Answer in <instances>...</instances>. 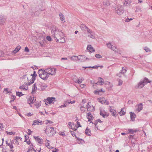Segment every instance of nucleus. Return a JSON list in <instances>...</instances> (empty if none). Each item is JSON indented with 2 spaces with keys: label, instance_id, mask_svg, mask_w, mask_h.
Returning a JSON list of instances; mask_svg holds the SVG:
<instances>
[{
  "label": "nucleus",
  "instance_id": "nucleus-29",
  "mask_svg": "<svg viewBox=\"0 0 152 152\" xmlns=\"http://www.w3.org/2000/svg\"><path fill=\"white\" fill-rule=\"evenodd\" d=\"M125 110L124 108H121V111L119 113L121 116L124 115L125 114L126 112L124 111Z\"/></svg>",
  "mask_w": 152,
  "mask_h": 152
},
{
  "label": "nucleus",
  "instance_id": "nucleus-40",
  "mask_svg": "<svg viewBox=\"0 0 152 152\" xmlns=\"http://www.w3.org/2000/svg\"><path fill=\"white\" fill-rule=\"evenodd\" d=\"M85 108H84V106H81L80 107V110L82 113H84L85 111Z\"/></svg>",
  "mask_w": 152,
  "mask_h": 152
},
{
  "label": "nucleus",
  "instance_id": "nucleus-17",
  "mask_svg": "<svg viewBox=\"0 0 152 152\" xmlns=\"http://www.w3.org/2000/svg\"><path fill=\"white\" fill-rule=\"evenodd\" d=\"M37 75L36 73V72L35 71L34 72V73L33 74L31 75V76H32L31 78V79H32V81L31 83H33L34 82L35 79V77H36Z\"/></svg>",
  "mask_w": 152,
  "mask_h": 152
},
{
  "label": "nucleus",
  "instance_id": "nucleus-43",
  "mask_svg": "<svg viewBox=\"0 0 152 152\" xmlns=\"http://www.w3.org/2000/svg\"><path fill=\"white\" fill-rule=\"evenodd\" d=\"M90 123H92L93 124H94L95 125L96 128H97V129H98V127H97L96 126L97 124L98 123V122H97V120H96V121H95V122H94V123L92 121H91L90 122Z\"/></svg>",
  "mask_w": 152,
  "mask_h": 152
},
{
  "label": "nucleus",
  "instance_id": "nucleus-53",
  "mask_svg": "<svg viewBox=\"0 0 152 152\" xmlns=\"http://www.w3.org/2000/svg\"><path fill=\"white\" fill-rule=\"evenodd\" d=\"M46 39L49 41H50L51 40V37L50 36H47L46 37Z\"/></svg>",
  "mask_w": 152,
  "mask_h": 152
},
{
  "label": "nucleus",
  "instance_id": "nucleus-28",
  "mask_svg": "<svg viewBox=\"0 0 152 152\" xmlns=\"http://www.w3.org/2000/svg\"><path fill=\"white\" fill-rule=\"evenodd\" d=\"M115 13L118 15H121L123 14L124 12V10H116Z\"/></svg>",
  "mask_w": 152,
  "mask_h": 152
},
{
  "label": "nucleus",
  "instance_id": "nucleus-41",
  "mask_svg": "<svg viewBox=\"0 0 152 152\" xmlns=\"http://www.w3.org/2000/svg\"><path fill=\"white\" fill-rule=\"evenodd\" d=\"M70 132L72 136L73 137H76V135L75 133L73 131H70Z\"/></svg>",
  "mask_w": 152,
  "mask_h": 152
},
{
  "label": "nucleus",
  "instance_id": "nucleus-52",
  "mask_svg": "<svg viewBox=\"0 0 152 152\" xmlns=\"http://www.w3.org/2000/svg\"><path fill=\"white\" fill-rule=\"evenodd\" d=\"M77 80L79 82L78 83L80 84L82 83L83 80H82V78H80V77H79L78 79H77Z\"/></svg>",
  "mask_w": 152,
  "mask_h": 152
},
{
  "label": "nucleus",
  "instance_id": "nucleus-48",
  "mask_svg": "<svg viewBox=\"0 0 152 152\" xmlns=\"http://www.w3.org/2000/svg\"><path fill=\"white\" fill-rule=\"evenodd\" d=\"M35 106L36 107L38 108L41 106V104L40 103H37L36 102L35 104Z\"/></svg>",
  "mask_w": 152,
  "mask_h": 152
},
{
  "label": "nucleus",
  "instance_id": "nucleus-7",
  "mask_svg": "<svg viewBox=\"0 0 152 152\" xmlns=\"http://www.w3.org/2000/svg\"><path fill=\"white\" fill-rule=\"evenodd\" d=\"M107 45L109 48L111 49L116 52H118V49L117 47L115 46H113L112 45L110 42H109L108 43H107Z\"/></svg>",
  "mask_w": 152,
  "mask_h": 152
},
{
  "label": "nucleus",
  "instance_id": "nucleus-1",
  "mask_svg": "<svg viewBox=\"0 0 152 152\" xmlns=\"http://www.w3.org/2000/svg\"><path fill=\"white\" fill-rule=\"evenodd\" d=\"M51 34L54 37V39L59 38L60 36H62L63 32L61 30H59L58 28L55 26H53L52 27Z\"/></svg>",
  "mask_w": 152,
  "mask_h": 152
},
{
  "label": "nucleus",
  "instance_id": "nucleus-64",
  "mask_svg": "<svg viewBox=\"0 0 152 152\" xmlns=\"http://www.w3.org/2000/svg\"><path fill=\"white\" fill-rule=\"evenodd\" d=\"M58 149L56 148L54 149L52 151H53V152H58Z\"/></svg>",
  "mask_w": 152,
  "mask_h": 152
},
{
  "label": "nucleus",
  "instance_id": "nucleus-42",
  "mask_svg": "<svg viewBox=\"0 0 152 152\" xmlns=\"http://www.w3.org/2000/svg\"><path fill=\"white\" fill-rule=\"evenodd\" d=\"M99 66H94L92 67H91V66H89V67H85V68H94V69H97V68L99 67Z\"/></svg>",
  "mask_w": 152,
  "mask_h": 152
},
{
  "label": "nucleus",
  "instance_id": "nucleus-5",
  "mask_svg": "<svg viewBox=\"0 0 152 152\" xmlns=\"http://www.w3.org/2000/svg\"><path fill=\"white\" fill-rule=\"evenodd\" d=\"M45 72L48 75H54L55 74L56 69V68H48L45 69L44 70Z\"/></svg>",
  "mask_w": 152,
  "mask_h": 152
},
{
  "label": "nucleus",
  "instance_id": "nucleus-38",
  "mask_svg": "<svg viewBox=\"0 0 152 152\" xmlns=\"http://www.w3.org/2000/svg\"><path fill=\"white\" fill-rule=\"evenodd\" d=\"M87 118L88 119V121H90V118H89V117H90L92 116V115L91 114V113L90 112H89L88 113H87Z\"/></svg>",
  "mask_w": 152,
  "mask_h": 152
},
{
  "label": "nucleus",
  "instance_id": "nucleus-20",
  "mask_svg": "<svg viewBox=\"0 0 152 152\" xmlns=\"http://www.w3.org/2000/svg\"><path fill=\"white\" fill-rule=\"evenodd\" d=\"M42 121H38L37 120H35L33 121V123L32 124V126L35 125H39V124H42Z\"/></svg>",
  "mask_w": 152,
  "mask_h": 152
},
{
  "label": "nucleus",
  "instance_id": "nucleus-14",
  "mask_svg": "<svg viewBox=\"0 0 152 152\" xmlns=\"http://www.w3.org/2000/svg\"><path fill=\"white\" fill-rule=\"evenodd\" d=\"M77 60L80 62H83L85 61V56L84 55H79L77 56Z\"/></svg>",
  "mask_w": 152,
  "mask_h": 152
},
{
  "label": "nucleus",
  "instance_id": "nucleus-61",
  "mask_svg": "<svg viewBox=\"0 0 152 152\" xmlns=\"http://www.w3.org/2000/svg\"><path fill=\"white\" fill-rule=\"evenodd\" d=\"M34 138L36 139L37 141H38L40 139L38 137H36L35 136H34Z\"/></svg>",
  "mask_w": 152,
  "mask_h": 152
},
{
  "label": "nucleus",
  "instance_id": "nucleus-31",
  "mask_svg": "<svg viewBox=\"0 0 152 152\" xmlns=\"http://www.w3.org/2000/svg\"><path fill=\"white\" fill-rule=\"evenodd\" d=\"M88 34V36L90 37L91 38H94V33L93 31L90 33L89 34Z\"/></svg>",
  "mask_w": 152,
  "mask_h": 152
},
{
  "label": "nucleus",
  "instance_id": "nucleus-34",
  "mask_svg": "<svg viewBox=\"0 0 152 152\" xmlns=\"http://www.w3.org/2000/svg\"><path fill=\"white\" fill-rule=\"evenodd\" d=\"M77 56H73L71 57L70 59L71 60L73 61H77Z\"/></svg>",
  "mask_w": 152,
  "mask_h": 152
},
{
  "label": "nucleus",
  "instance_id": "nucleus-2",
  "mask_svg": "<svg viewBox=\"0 0 152 152\" xmlns=\"http://www.w3.org/2000/svg\"><path fill=\"white\" fill-rule=\"evenodd\" d=\"M151 82V81H149L148 78L146 77H145L143 80H141L138 84L135 86V88H141L146 84Z\"/></svg>",
  "mask_w": 152,
  "mask_h": 152
},
{
  "label": "nucleus",
  "instance_id": "nucleus-45",
  "mask_svg": "<svg viewBox=\"0 0 152 152\" xmlns=\"http://www.w3.org/2000/svg\"><path fill=\"white\" fill-rule=\"evenodd\" d=\"M102 91V89H101V90L99 91H94V94H99V92Z\"/></svg>",
  "mask_w": 152,
  "mask_h": 152
},
{
  "label": "nucleus",
  "instance_id": "nucleus-27",
  "mask_svg": "<svg viewBox=\"0 0 152 152\" xmlns=\"http://www.w3.org/2000/svg\"><path fill=\"white\" fill-rule=\"evenodd\" d=\"M80 27L83 31H85L86 30L87 27L85 24H82L80 25Z\"/></svg>",
  "mask_w": 152,
  "mask_h": 152
},
{
  "label": "nucleus",
  "instance_id": "nucleus-44",
  "mask_svg": "<svg viewBox=\"0 0 152 152\" xmlns=\"http://www.w3.org/2000/svg\"><path fill=\"white\" fill-rule=\"evenodd\" d=\"M6 133L8 134H10V135H12V134H15V132H9L8 131L6 132Z\"/></svg>",
  "mask_w": 152,
  "mask_h": 152
},
{
  "label": "nucleus",
  "instance_id": "nucleus-24",
  "mask_svg": "<svg viewBox=\"0 0 152 152\" xmlns=\"http://www.w3.org/2000/svg\"><path fill=\"white\" fill-rule=\"evenodd\" d=\"M85 133L87 135L89 136L91 135V130L88 127H87L85 131Z\"/></svg>",
  "mask_w": 152,
  "mask_h": 152
},
{
  "label": "nucleus",
  "instance_id": "nucleus-3",
  "mask_svg": "<svg viewBox=\"0 0 152 152\" xmlns=\"http://www.w3.org/2000/svg\"><path fill=\"white\" fill-rule=\"evenodd\" d=\"M45 132L48 134L49 136H52L56 133V131L54 130V128L47 126L45 130Z\"/></svg>",
  "mask_w": 152,
  "mask_h": 152
},
{
  "label": "nucleus",
  "instance_id": "nucleus-59",
  "mask_svg": "<svg viewBox=\"0 0 152 152\" xmlns=\"http://www.w3.org/2000/svg\"><path fill=\"white\" fill-rule=\"evenodd\" d=\"M19 88L20 89H23V90H26L25 89L24 86V85H22L21 86H20V87Z\"/></svg>",
  "mask_w": 152,
  "mask_h": 152
},
{
  "label": "nucleus",
  "instance_id": "nucleus-36",
  "mask_svg": "<svg viewBox=\"0 0 152 152\" xmlns=\"http://www.w3.org/2000/svg\"><path fill=\"white\" fill-rule=\"evenodd\" d=\"M31 146L28 149V151L26 152H29L30 151H32L33 150L34 151H35V150L34 149V148H33L31 147V146H33V144L32 143H31Z\"/></svg>",
  "mask_w": 152,
  "mask_h": 152
},
{
  "label": "nucleus",
  "instance_id": "nucleus-49",
  "mask_svg": "<svg viewBox=\"0 0 152 152\" xmlns=\"http://www.w3.org/2000/svg\"><path fill=\"white\" fill-rule=\"evenodd\" d=\"M144 50L147 52H148L149 51L150 52L151 51V50L149 49V48L145 47V48L144 49Z\"/></svg>",
  "mask_w": 152,
  "mask_h": 152
},
{
  "label": "nucleus",
  "instance_id": "nucleus-37",
  "mask_svg": "<svg viewBox=\"0 0 152 152\" xmlns=\"http://www.w3.org/2000/svg\"><path fill=\"white\" fill-rule=\"evenodd\" d=\"M128 131L130 133L133 134L134 132H137L136 130H134L132 129H129Z\"/></svg>",
  "mask_w": 152,
  "mask_h": 152
},
{
  "label": "nucleus",
  "instance_id": "nucleus-63",
  "mask_svg": "<svg viewBox=\"0 0 152 152\" xmlns=\"http://www.w3.org/2000/svg\"><path fill=\"white\" fill-rule=\"evenodd\" d=\"M28 135H30L31 134V133L32 132L30 129H28Z\"/></svg>",
  "mask_w": 152,
  "mask_h": 152
},
{
  "label": "nucleus",
  "instance_id": "nucleus-32",
  "mask_svg": "<svg viewBox=\"0 0 152 152\" xmlns=\"http://www.w3.org/2000/svg\"><path fill=\"white\" fill-rule=\"evenodd\" d=\"M59 15L61 20L63 21L64 20V15L61 12H60L59 13Z\"/></svg>",
  "mask_w": 152,
  "mask_h": 152
},
{
  "label": "nucleus",
  "instance_id": "nucleus-12",
  "mask_svg": "<svg viewBox=\"0 0 152 152\" xmlns=\"http://www.w3.org/2000/svg\"><path fill=\"white\" fill-rule=\"evenodd\" d=\"M27 103L28 104L30 103H33L35 102L36 99H34V98L33 97H32L31 96H28L27 97Z\"/></svg>",
  "mask_w": 152,
  "mask_h": 152
},
{
  "label": "nucleus",
  "instance_id": "nucleus-22",
  "mask_svg": "<svg viewBox=\"0 0 152 152\" xmlns=\"http://www.w3.org/2000/svg\"><path fill=\"white\" fill-rule=\"evenodd\" d=\"M87 49H88L89 51L91 52H94L95 51V50L93 47L90 45H88Z\"/></svg>",
  "mask_w": 152,
  "mask_h": 152
},
{
  "label": "nucleus",
  "instance_id": "nucleus-16",
  "mask_svg": "<svg viewBox=\"0 0 152 152\" xmlns=\"http://www.w3.org/2000/svg\"><path fill=\"white\" fill-rule=\"evenodd\" d=\"M136 107L137 108H136V110H137L138 112H139L142 109L143 105L141 103L139 104Z\"/></svg>",
  "mask_w": 152,
  "mask_h": 152
},
{
  "label": "nucleus",
  "instance_id": "nucleus-58",
  "mask_svg": "<svg viewBox=\"0 0 152 152\" xmlns=\"http://www.w3.org/2000/svg\"><path fill=\"white\" fill-rule=\"evenodd\" d=\"M22 139V138L21 137H19L17 136L15 137V140H16V141L17 140H19V139H20V140H21Z\"/></svg>",
  "mask_w": 152,
  "mask_h": 152
},
{
  "label": "nucleus",
  "instance_id": "nucleus-25",
  "mask_svg": "<svg viewBox=\"0 0 152 152\" xmlns=\"http://www.w3.org/2000/svg\"><path fill=\"white\" fill-rule=\"evenodd\" d=\"M99 79H100L99 81L96 83V84H99L100 85H102L104 83V81L103 78H102L99 77Z\"/></svg>",
  "mask_w": 152,
  "mask_h": 152
},
{
  "label": "nucleus",
  "instance_id": "nucleus-50",
  "mask_svg": "<svg viewBox=\"0 0 152 152\" xmlns=\"http://www.w3.org/2000/svg\"><path fill=\"white\" fill-rule=\"evenodd\" d=\"M86 30V31L88 32V34H90V33L92 31L90 29H89L88 27L87 28Z\"/></svg>",
  "mask_w": 152,
  "mask_h": 152
},
{
  "label": "nucleus",
  "instance_id": "nucleus-60",
  "mask_svg": "<svg viewBox=\"0 0 152 152\" xmlns=\"http://www.w3.org/2000/svg\"><path fill=\"white\" fill-rule=\"evenodd\" d=\"M75 138L77 139V140L78 141H79V140H80V141H82L84 142V141L82 139H80V138L77 137L76 136V137H75Z\"/></svg>",
  "mask_w": 152,
  "mask_h": 152
},
{
  "label": "nucleus",
  "instance_id": "nucleus-21",
  "mask_svg": "<svg viewBox=\"0 0 152 152\" xmlns=\"http://www.w3.org/2000/svg\"><path fill=\"white\" fill-rule=\"evenodd\" d=\"M20 48V45H18L15 48V49L12 51V52L14 54L18 52Z\"/></svg>",
  "mask_w": 152,
  "mask_h": 152
},
{
  "label": "nucleus",
  "instance_id": "nucleus-57",
  "mask_svg": "<svg viewBox=\"0 0 152 152\" xmlns=\"http://www.w3.org/2000/svg\"><path fill=\"white\" fill-rule=\"evenodd\" d=\"M29 137L27 135H26L25 136V141H24V142H26V141H27V139H28V138Z\"/></svg>",
  "mask_w": 152,
  "mask_h": 152
},
{
  "label": "nucleus",
  "instance_id": "nucleus-10",
  "mask_svg": "<svg viewBox=\"0 0 152 152\" xmlns=\"http://www.w3.org/2000/svg\"><path fill=\"white\" fill-rule=\"evenodd\" d=\"M100 115L104 118L107 117L109 115V114L107 112H106L104 110H100Z\"/></svg>",
  "mask_w": 152,
  "mask_h": 152
},
{
  "label": "nucleus",
  "instance_id": "nucleus-4",
  "mask_svg": "<svg viewBox=\"0 0 152 152\" xmlns=\"http://www.w3.org/2000/svg\"><path fill=\"white\" fill-rule=\"evenodd\" d=\"M38 73L39 77L44 80H47L49 77V75L45 72V71L40 69L39 70Z\"/></svg>",
  "mask_w": 152,
  "mask_h": 152
},
{
  "label": "nucleus",
  "instance_id": "nucleus-19",
  "mask_svg": "<svg viewBox=\"0 0 152 152\" xmlns=\"http://www.w3.org/2000/svg\"><path fill=\"white\" fill-rule=\"evenodd\" d=\"M131 120L132 121H134L135 120V118L136 117V115L134 113L132 112H130Z\"/></svg>",
  "mask_w": 152,
  "mask_h": 152
},
{
  "label": "nucleus",
  "instance_id": "nucleus-51",
  "mask_svg": "<svg viewBox=\"0 0 152 152\" xmlns=\"http://www.w3.org/2000/svg\"><path fill=\"white\" fill-rule=\"evenodd\" d=\"M4 56V52L1 51H0V57H3Z\"/></svg>",
  "mask_w": 152,
  "mask_h": 152
},
{
  "label": "nucleus",
  "instance_id": "nucleus-56",
  "mask_svg": "<svg viewBox=\"0 0 152 152\" xmlns=\"http://www.w3.org/2000/svg\"><path fill=\"white\" fill-rule=\"evenodd\" d=\"M59 134L60 135L65 136V134L64 132H61L59 133Z\"/></svg>",
  "mask_w": 152,
  "mask_h": 152
},
{
  "label": "nucleus",
  "instance_id": "nucleus-62",
  "mask_svg": "<svg viewBox=\"0 0 152 152\" xmlns=\"http://www.w3.org/2000/svg\"><path fill=\"white\" fill-rule=\"evenodd\" d=\"M38 142L40 144H42L43 143V140L40 139Z\"/></svg>",
  "mask_w": 152,
  "mask_h": 152
},
{
  "label": "nucleus",
  "instance_id": "nucleus-11",
  "mask_svg": "<svg viewBox=\"0 0 152 152\" xmlns=\"http://www.w3.org/2000/svg\"><path fill=\"white\" fill-rule=\"evenodd\" d=\"M59 38L55 39V40H56V42H58L60 43H64L65 41V39L64 38V34H63L62 36H60Z\"/></svg>",
  "mask_w": 152,
  "mask_h": 152
},
{
  "label": "nucleus",
  "instance_id": "nucleus-55",
  "mask_svg": "<svg viewBox=\"0 0 152 152\" xmlns=\"http://www.w3.org/2000/svg\"><path fill=\"white\" fill-rule=\"evenodd\" d=\"M24 50L25 52H28L29 51V50L27 47L25 48Z\"/></svg>",
  "mask_w": 152,
  "mask_h": 152
},
{
  "label": "nucleus",
  "instance_id": "nucleus-33",
  "mask_svg": "<svg viewBox=\"0 0 152 152\" xmlns=\"http://www.w3.org/2000/svg\"><path fill=\"white\" fill-rule=\"evenodd\" d=\"M6 144L7 145L9 146L10 149H12L14 147L12 143L10 144V143H8L7 142V141H6Z\"/></svg>",
  "mask_w": 152,
  "mask_h": 152
},
{
  "label": "nucleus",
  "instance_id": "nucleus-23",
  "mask_svg": "<svg viewBox=\"0 0 152 152\" xmlns=\"http://www.w3.org/2000/svg\"><path fill=\"white\" fill-rule=\"evenodd\" d=\"M40 86L41 87V89L42 90H45L46 88L48 87L47 85L43 83H41L40 84Z\"/></svg>",
  "mask_w": 152,
  "mask_h": 152
},
{
  "label": "nucleus",
  "instance_id": "nucleus-26",
  "mask_svg": "<svg viewBox=\"0 0 152 152\" xmlns=\"http://www.w3.org/2000/svg\"><path fill=\"white\" fill-rule=\"evenodd\" d=\"M37 87L36 86V84L35 83L33 85L31 92L32 94H33L34 93L35 91L37 90Z\"/></svg>",
  "mask_w": 152,
  "mask_h": 152
},
{
  "label": "nucleus",
  "instance_id": "nucleus-54",
  "mask_svg": "<svg viewBox=\"0 0 152 152\" xmlns=\"http://www.w3.org/2000/svg\"><path fill=\"white\" fill-rule=\"evenodd\" d=\"M16 98L15 96L13 95H11V99L12 100H14Z\"/></svg>",
  "mask_w": 152,
  "mask_h": 152
},
{
  "label": "nucleus",
  "instance_id": "nucleus-15",
  "mask_svg": "<svg viewBox=\"0 0 152 152\" xmlns=\"http://www.w3.org/2000/svg\"><path fill=\"white\" fill-rule=\"evenodd\" d=\"M110 111L112 115L114 116H116L117 115V114L116 113V111L112 108L111 107H110Z\"/></svg>",
  "mask_w": 152,
  "mask_h": 152
},
{
  "label": "nucleus",
  "instance_id": "nucleus-47",
  "mask_svg": "<svg viewBox=\"0 0 152 152\" xmlns=\"http://www.w3.org/2000/svg\"><path fill=\"white\" fill-rule=\"evenodd\" d=\"M95 57L97 58H102V56L99 54H96L95 55Z\"/></svg>",
  "mask_w": 152,
  "mask_h": 152
},
{
  "label": "nucleus",
  "instance_id": "nucleus-8",
  "mask_svg": "<svg viewBox=\"0 0 152 152\" xmlns=\"http://www.w3.org/2000/svg\"><path fill=\"white\" fill-rule=\"evenodd\" d=\"M6 20V17L3 15L0 14V25H4Z\"/></svg>",
  "mask_w": 152,
  "mask_h": 152
},
{
  "label": "nucleus",
  "instance_id": "nucleus-13",
  "mask_svg": "<svg viewBox=\"0 0 152 152\" xmlns=\"http://www.w3.org/2000/svg\"><path fill=\"white\" fill-rule=\"evenodd\" d=\"M98 99H99V102L102 104H104L107 105H108L109 104V102L107 100H105L103 97L101 98Z\"/></svg>",
  "mask_w": 152,
  "mask_h": 152
},
{
  "label": "nucleus",
  "instance_id": "nucleus-18",
  "mask_svg": "<svg viewBox=\"0 0 152 152\" xmlns=\"http://www.w3.org/2000/svg\"><path fill=\"white\" fill-rule=\"evenodd\" d=\"M131 2V0H124V2L123 4L124 7L128 6L129 5Z\"/></svg>",
  "mask_w": 152,
  "mask_h": 152
},
{
  "label": "nucleus",
  "instance_id": "nucleus-39",
  "mask_svg": "<svg viewBox=\"0 0 152 152\" xmlns=\"http://www.w3.org/2000/svg\"><path fill=\"white\" fill-rule=\"evenodd\" d=\"M16 95L19 97H20L23 95L21 92H19L18 91L16 92Z\"/></svg>",
  "mask_w": 152,
  "mask_h": 152
},
{
  "label": "nucleus",
  "instance_id": "nucleus-9",
  "mask_svg": "<svg viewBox=\"0 0 152 152\" xmlns=\"http://www.w3.org/2000/svg\"><path fill=\"white\" fill-rule=\"evenodd\" d=\"M91 103L90 102H89L88 104L86 106V108L87 109V110L88 111L93 112L94 111L95 109L94 108V107L93 106H90L89 105Z\"/></svg>",
  "mask_w": 152,
  "mask_h": 152
},
{
  "label": "nucleus",
  "instance_id": "nucleus-35",
  "mask_svg": "<svg viewBox=\"0 0 152 152\" xmlns=\"http://www.w3.org/2000/svg\"><path fill=\"white\" fill-rule=\"evenodd\" d=\"M126 72V68H124V67H122L121 69V72H120V73H122V74H124Z\"/></svg>",
  "mask_w": 152,
  "mask_h": 152
},
{
  "label": "nucleus",
  "instance_id": "nucleus-30",
  "mask_svg": "<svg viewBox=\"0 0 152 152\" xmlns=\"http://www.w3.org/2000/svg\"><path fill=\"white\" fill-rule=\"evenodd\" d=\"M103 4L105 6H108L110 5V3L109 1L107 0L104 1L103 2Z\"/></svg>",
  "mask_w": 152,
  "mask_h": 152
},
{
  "label": "nucleus",
  "instance_id": "nucleus-6",
  "mask_svg": "<svg viewBox=\"0 0 152 152\" xmlns=\"http://www.w3.org/2000/svg\"><path fill=\"white\" fill-rule=\"evenodd\" d=\"M55 98L54 97H48L45 100V103L46 105H48V104H53L55 101Z\"/></svg>",
  "mask_w": 152,
  "mask_h": 152
},
{
  "label": "nucleus",
  "instance_id": "nucleus-46",
  "mask_svg": "<svg viewBox=\"0 0 152 152\" xmlns=\"http://www.w3.org/2000/svg\"><path fill=\"white\" fill-rule=\"evenodd\" d=\"M123 83V81L119 79L118 80V85L120 86H121Z\"/></svg>",
  "mask_w": 152,
  "mask_h": 152
}]
</instances>
